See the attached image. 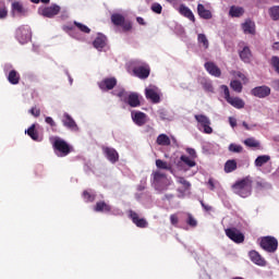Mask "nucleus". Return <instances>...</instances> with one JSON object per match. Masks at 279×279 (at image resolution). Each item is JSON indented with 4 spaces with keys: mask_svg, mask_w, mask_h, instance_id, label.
I'll return each mask as SVG.
<instances>
[{
    "mask_svg": "<svg viewBox=\"0 0 279 279\" xmlns=\"http://www.w3.org/2000/svg\"><path fill=\"white\" fill-rule=\"evenodd\" d=\"M271 66L275 69L276 73L279 74V57H271Z\"/></svg>",
    "mask_w": 279,
    "mask_h": 279,
    "instance_id": "49530a36",
    "label": "nucleus"
},
{
    "mask_svg": "<svg viewBox=\"0 0 279 279\" xmlns=\"http://www.w3.org/2000/svg\"><path fill=\"white\" fill-rule=\"evenodd\" d=\"M11 14L12 16H19L21 19L29 14V9L24 7L21 1H13L11 3Z\"/></svg>",
    "mask_w": 279,
    "mask_h": 279,
    "instance_id": "0eeeda50",
    "label": "nucleus"
},
{
    "mask_svg": "<svg viewBox=\"0 0 279 279\" xmlns=\"http://www.w3.org/2000/svg\"><path fill=\"white\" fill-rule=\"evenodd\" d=\"M232 171H236V160L229 159L225 163V173H232Z\"/></svg>",
    "mask_w": 279,
    "mask_h": 279,
    "instance_id": "2f4dec72",
    "label": "nucleus"
},
{
    "mask_svg": "<svg viewBox=\"0 0 279 279\" xmlns=\"http://www.w3.org/2000/svg\"><path fill=\"white\" fill-rule=\"evenodd\" d=\"M269 160H271V157L269 155L258 156L255 159V167H263L264 165H267V162H269Z\"/></svg>",
    "mask_w": 279,
    "mask_h": 279,
    "instance_id": "473e14b6",
    "label": "nucleus"
},
{
    "mask_svg": "<svg viewBox=\"0 0 279 279\" xmlns=\"http://www.w3.org/2000/svg\"><path fill=\"white\" fill-rule=\"evenodd\" d=\"M259 245L262 250L268 252V254H274L278 251V239L271 235L263 236L260 239Z\"/></svg>",
    "mask_w": 279,
    "mask_h": 279,
    "instance_id": "7ed1b4c3",
    "label": "nucleus"
},
{
    "mask_svg": "<svg viewBox=\"0 0 279 279\" xmlns=\"http://www.w3.org/2000/svg\"><path fill=\"white\" fill-rule=\"evenodd\" d=\"M25 134L31 136L33 141H36V124H32L27 130H25Z\"/></svg>",
    "mask_w": 279,
    "mask_h": 279,
    "instance_id": "a19ab883",
    "label": "nucleus"
},
{
    "mask_svg": "<svg viewBox=\"0 0 279 279\" xmlns=\"http://www.w3.org/2000/svg\"><path fill=\"white\" fill-rule=\"evenodd\" d=\"M0 19H8V7H0Z\"/></svg>",
    "mask_w": 279,
    "mask_h": 279,
    "instance_id": "603ef678",
    "label": "nucleus"
},
{
    "mask_svg": "<svg viewBox=\"0 0 279 279\" xmlns=\"http://www.w3.org/2000/svg\"><path fill=\"white\" fill-rule=\"evenodd\" d=\"M236 77H239L240 80H242V82L244 84H247L248 80H247V76H245V74L241 73V72H238L236 73Z\"/></svg>",
    "mask_w": 279,
    "mask_h": 279,
    "instance_id": "5fc2aeb1",
    "label": "nucleus"
},
{
    "mask_svg": "<svg viewBox=\"0 0 279 279\" xmlns=\"http://www.w3.org/2000/svg\"><path fill=\"white\" fill-rule=\"evenodd\" d=\"M186 153L189 154V156H191V158H197V153L195 151V149L187 148Z\"/></svg>",
    "mask_w": 279,
    "mask_h": 279,
    "instance_id": "6e6d98bb",
    "label": "nucleus"
},
{
    "mask_svg": "<svg viewBox=\"0 0 279 279\" xmlns=\"http://www.w3.org/2000/svg\"><path fill=\"white\" fill-rule=\"evenodd\" d=\"M254 185V179L250 175L238 180L232 186L233 193L240 197H250L252 195V189Z\"/></svg>",
    "mask_w": 279,
    "mask_h": 279,
    "instance_id": "f257e3e1",
    "label": "nucleus"
},
{
    "mask_svg": "<svg viewBox=\"0 0 279 279\" xmlns=\"http://www.w3.org/2000/svg\"><path fill=\"white\" fill-rule=\"evenodd\" d=\"M229 151H231L232 154H241L243 153V146L239 144H230Z\"/></svg>",
    "mask_w": 279,
    "mask_h": 279,
    "instance_id": "79ce46f5",
    "label": "nucleus"
},
{
    "mask_svg": "<svg viewBox=\"0 0 279 279\" xmlns=\"http://www.w3.org/2000/svg\"><path fill=\"white\" fill-rule=\"evenodd\" d=\"M230 87L232 88V90H234V93H243V84H241L240 81H231Z\"/></svg>",
    "mask_w": 279,
    "mask_h": 279,
    "instance_id": "c9c22d12",
    "label": "nucleus"
},
{
    "mask_svg": "<svg viewBox=\"0 0 279 279\" xmlns=\"http://www.w3.org/2000/svg\"><path fill=\"white\" fill-rule=\"evenodd\" d=\"M102 154L106 156L107 160L114 165L116 162H119V153L117 149L108 146L102 147Z\"/></svg>",
    "mask_w": 279,
    "mask_h": 279,
    "instance_id": "4468645a",
    "label": "nucleus"
},
{
    "mask_svg": "<svg viewBox=\"0 0 279 279\" xmlns=\"http://www.w3.org/2000/svg\"><path fill=\"white\" fill-rule=\"evenodd\" d=\"M95 213H111L112 211V206L107 204L104 201L97 202L95 207H94Z\"/></svg>",
    "mask_w": 279,
    "mask_h": 279,
    "instance_id": "4be33fe9",
    "label": "nucleus"
},
{
    "mask_svg": "<svg viewBox=\"0 0 279 279\" xmlns=\"http://www.w3.org/2000/svg\"><path fill=\"white\" fill-rule=\"evenodd\" d=\"M137 191H145V185H138Z\"/></svg>",
    "mask_w": 279,
    "mask_h": 279,
    "instance_id": "774afa93",
    "label": "nucleus"
},
{
    "mask_svg": "<svg viewBox=\"0 0 279 279\" xmlns=\"http://www.w3.org/2000/svg\"><path fill=\"white\" fill-rule=\"evenodd\" d=\"M45 3V4H48L51 2V0H36V3Z\"/></svg>",
    "mask_w": 279,
    "mask_h": 279,
    "instance_id": "338daca9",
    "label": "nucleus"
},
{
    "mask_svg": "<svg viewBox=\"0 0 279 279\" xmlns=\"http://www.w3.org/2000/svg\"><path fill=\"white\" fill-rule=\"evenodd\" d=\"M111 23H113L117 27H121L123 23H125V16L121 13H113L111 15Z\"/></svg>",
    "mask_w": 279,
    "mask_h": 279,
    "instance_id": "c85d7f7f",
    "label": "nucleus"
},
{
    "mask_svg": "<svg viewBox=\"0 0 279 279\" xmlns=\"http://www.w3.org/2000/svg\"><path fill=\"white\" fill-rule=\"evenodd\" d=\"M220 89L222 90L225 95L226 101L230 104L233 108H236L238 110H241L242 108H245V101L239 97H231L230 96V88H228V85H221Z\"/></svg>",
    "mask_w": 279,
    "mask_h": 279,
    "instance_id": "20e7f679",
    "label": "nucleus"
},
{
    "mask_svg": "<svg viewBox=\"0 0 279 279\" xmlns=\"http://www.w3.org/2000/svg\"><path fill=\"white\" fill-rule=\"evenodd\" d=\"M248 256L254 265H258L259 267H265V265H267V260H265V258H263L260 253H258L257 251H251L248 253Z\"/></svg>",
    "mask_w": 279,
    "mask_h": 279,
    "instance_id": "f3484780",
    "label": "nucleus"
},
{
    "mask_svg": "<svg viewBox=\"0 0 279 279\" xmlns=\"http://www.w3.org/2000/svg\"><path fill=\"white\" fill-rule=\"evenodd\" d=\"M179 13L185 19H189V21H192V23H195V14H193V11L189 7L181 4L179 7Z\"/></svg>",
    "mask_w": 279,
    "mask_h": 279,
    "instance_id": "412c9836",
    "label": "nucleus"
},
{
    "mask_svg": "<svg viewBox=\"0 0 279 279\" xmlns=\"http://www.w3.org/2000/svg\"><path fill=\"white\" fill-rule=\"evenodd\" d=\"M15 36L21 45H25V43L32 40V31L28 26H21L16 29Z\"/></svg>",
    "mask_w": 279,
    "mask_h": 279,
    "instance_id": "6e6552de",
    "label": "nucleus"
},
{
    "mask_svg": "<svg viewBox=\"0 0 279 279\" xmlns=\"http://www.w3.org/2000/svg\"><path fill=\"white\" fill-rule=\"evenodd\" d=\"M95 49L101 50L104 47H106V36L98 35L96 39L93 43Z\"/></svg>",
    "mask_w": 279,
    "mask_h": 279,
    "instance_id": "c756f323",
    "label": "nucleus"
},
{
    "mask_svg": "<svg viewBox=\"0 0 279 279\" xmlns=\"http://www.w3.org/2000/svg\"><path fill=\"white\" fill-rule=\"evenodd\" d=\"M178 182H179V184H182V186H184V189L186 191H189V189H191V182L186 181V179H184V177H179Z\"/></svg>",
    "mask_w": 279,
    "mask_h": 279,
    "instance_id": "a18cd8bd",
    "label": "nucleus"
},
{
    "mask_svg": "<svg viewBox=\"0 0 279 279\" xmlns=\"http://www.w3.org/2000/svg\"><path fill=\"white\" fill-rule=\"evenodd\" d=\"M272 88H274L275 90H279V80L272 81Z\"/></svg>",
    "mask_w": 279,
    "mask_h": 279,
    "instance_id": "e2e57ef3",
    "label": "nucleus"
},
{
    "mask_svg": "<svg viewBox=\"0 0 279 279\" xmlns=\"http://www.w3.org/2000/svg\"><path fill=\"white\" fill-rule=\"evenodd\" d=\"M112 95L119 97L122 101H126L125 99H128V92L124 88L113 92Z\"/></svg>",
    "mask_w": 279,
    "mask_h": 279,
    "instance_id": "ea45409f",
    "label": "nucleus"
},
{
    "mask_svg": "<svg viewBox=\"0 0 279 279\" xmlns=\"http://www.w3.org/2000/svg\"><path fill=\"white\" fill-rule=\"evenodd\" d=\"M255 189L262 191V189H265V183L263 181H256Z\"/></svg>",
    "mask_w": 279,
    "mask_h": 279,
    "instance_id": "4d7b16f0",
    "label": "nucleus"
},
{
    "mask_svg": "<svg viewBox=\"0 0 279 279\" xmlns=\"http://www.w3.org/2000/svg\"><path fill=\"white\" fill-rule=\"evenodd\" d=\"M74 25H75V27H77V29H80V32H83V34H90V29L88 26H86L77 21H74Z\"/></svg>",
    "mask_w": 279,
    "mask_h": 279,
    "instance_id": "37998d69",
    "label": "nucleus"
},
{
    "mask_svg": "<svg viewBox=\"0 0 279 279\" xmlns=\"http://www.w3.org/2000/svg\"><path fill=\"white\" fill-rule=\"evenodd\" d=\"M268 14L272 21H279V5L270 7Z\"/></svg>",
    "mask_w": 279,
    "mask_h": 279,
    "instance_id": "72a5a7b5",
    "label": "nucleus"
},
{
    "mask_svg": "<svg viewBox=\"0 0 279 279\" xmlns=\"http://www.w3.org/2000/svg\"><path fill=\"white\" fill-rule=\"evenodd\" d=\"M136 22L138 23V25H147V23H145V19L143 17H136Z\"/></svg>",
    "mask_w": 279,
    "mask_h": 279,
    "instance_id": "0e129e2a",
    "label": "nucleus"
},
{
    "mask_svg": "<svg viewBox=\"0 0 279 279\" xmlns=\"http://www.w3.org/2000/svg\"><path fill=\"white\" fill-rule=\"evenodd\" d=\"M180 160L185 167H189V169H193V167H196L197 162L195 160L186 155H182L180 157Z\"/></svg>",
    "mask_w": 279,
    "mask_h": 279,
    "instance_id": "7c9ffc66",
    "label": "nucleus"
},
{
    "mask_svg": "<svg viewBox=\"0 0 279 279\" xmlns=\"http://www.w3.org/2000/svg\"><path fill=\"white\" fill-rule=\"evenodd\" d=\"M129 217L131 221L134 223V226H136V228L145 229V228H148L149 226V222L147 221V219L141 218L138 213L134 210H129Z\"/></svg>",
    "mask_w": 279,
    "mask_h": 279,
    "instance_id": "1a4fd4ad",
    "label": "nucleus"
},
{
    "mask_svg": "<svg viewBox=\"0 0 279 279\" xmlns=\"http://www.w3.org/2000/svg\"><path fill=\"white\" fill-rule=\"evenodd\" d=\"M146 99H150L153 104H159L160 102V95H158V92L153 88H146L145 89Z\"/></svg>",
    "mask_w": 279,
    "mask_h": 279,
    "instance_id": "5701e85b",
    "label": "nucleus"
},
{
    "mask_svg": "<svg viewBox=\"0 0 279 279\" xmlns=\"http://www.w3.org/2000/svg\"><path fill=\"white\" fill-rule=\"evenodd\" d=\"M246 147H260V142L256 141L254 137H248L244 141Z\"/></svg>",
    "mask_w": 279,
    "mask_h": 279,
    "instance_id": "4c0bfd02",
    "label": "nucleus"
},
{
    "mask_svg": "<svg viewBox=\"0 0 279 279\" xmlns=\"http://www.w3.org/2000/svg\"><path fill=\"white\" fill-rule=\"evenodd\" d=\"M46 123H48V125H51V128H56V122L53 121V118H51V117L46 118Z\"/></svg>",
    "mask_w": 279,
    "mask_h": 279,
    "instance_id": "bf43d9fd",
    "label": "nucleus"
},
{
    "mask_svg": "<svg viewBox=\"0 0 279 279\" xmlns=\"http://www.w3.org/2000/svg\"><path fill=\"white\" fill-rule=\"evenodd\" d=\"M197 14L201 16V19H204L205 21H210L213 19V12L210 10H207L204 4L198 3L197 4Z\"/></svg>",
    "mask_w": 279,
    "mask_h": 279,
    "instance_id": "6ab92c4d",
    "label": "nucleus"
},
{
    "mask_svg": "<svg viewBox=\"0 0 279 279\" xmlns=\"http://www.w3.org/2000/svg\"><path fill=\"white\" fill-rule=\"evenodd\" d=\"M199 204L202 208L205 210V213H213V206L204 203V201H199Z\"/></svg>",
    "mask_w": 279,
    "mask_h": 279,
    "instance_id": "3c124183",
    "label": "nucleus"
},
{
    "mask_svg": "<svg viewBox=\"0 0 279 279\" xmlns=\"http://www.w3.org/2000/svg\"><path fill=\"white\" fill-rule=\"evenodd\" d=\"M251 94L253 97H258V99H265V97L271 95V88L267 85L257 86L251 90Z\"/></svg>",
    "mask_w": 279,
    "mask_h": 279,
    "instance_id": "9b49d317",
    "label": "nucleus"
},
{
    "mask_svg": "<svg viewBox=\"0 0 279 279\" xmlns=\"http://www.w3.org/2000/svg\"><path fill=\"white\" fill-rule=\"evenodd\" d=\"M186 223L191 228H197V220L195 219V217H193L192 214H187Z\"/></svg>",
    "mask_w": 279,
    "mask_h": 279,
    "instance_id": "c03bdc74",
    "label": "nucleus"
},
{
    "mask_svg": "<svg viewBox=\"0 0 279 279\" xmlns=\"http://www.w3.org/2000/svg\"><path fill=\"white\" fill-rule=\"evenodd\" d=\"M150 10H153L155 14H162V5L160 3H153Z\"/></svg>",
    "mask_w": 279,
    "mask_h": 279,
    "instance_id": "de8ad7c7",
    "label": "nucleus"
},
{
    "mask_svg": "<svg viewBox=\"0 0 279 279\" xmlns=\"http://www.w3.org/2000/svg\"><path fill=\"white\" fill-rule=\"evenodd\" d=\"M156 143L161 147H169V145H171V138L168 137L167 134L162 133L157 136Z\"/></svg>",
    "mask_w": 279,
    "mask_h": 279,
    "instance_id": "cd10ccee",
    "label": "nucleus"
},
{
    "mask_svg": "<svg viewBox=\"0 0 279 279\" xmlns=\"http://www.w3.org/2000/svg\"><path fill=\"white\" fill-rule=\"evenodd\" d=\"M8 82L16 86L21 82V74L16 70H11L8 75Z\"/></svg>",
    "mask_w": 279,
    "mask_h": 279,
    "instance_id": "bb28decb",
    "label": "nucleus"
},
{
    "mask_svg": "<svg viewBox=\"0 0 279 279\" xmlns=\"http://www.w3.org/2000/svg\"><path fill=\"white\" fill-rule=\"evenodd\" d=\"M245 14V9L243 7L232 5L229 10V16L232 19H241Z\"/></svg>",
    "mask_w": 279,
    "mask_h": 279,
    "instance_id": "393cba45",
    "label": "nucleus"
},
{
    "mask_svg": "<svg viewBox=\"0 0 279 279\" xmlns=\"http://www.w3.org/2000/svg\"><path fill=\"white\" fill-rule=\"evenodd\" d=\"M132 120L135 125L142 128V125H145V123H147V114L143 111L132 112Z\"/></svg>",
    "mask_w": 279,
    "mask_h": 279,
    "instance_id": "dca6fc26",
    "label": "nucleus"
},
{
    "mask_svg": "<svg viewBox=\"0 0 279 279\" xmlns=\"http://www.w3.org/2000/svg\"><path fill=\"white\" fill-rule=\"evenodd\" d=\"M161 178H165V173L160 171L154 173V180H161Z\"/></svg>",
    "mask_w": 279,
    "mask_h": 279,
    "instance_id": "13d9d810",
    "label": "nucleus"
},
{
    "mask_svg": "<svg viewBox=\"0 0 279 279\" xmlns=\"http://www.w3.org/2000/svg\"><path fill=\"white\" fill-rule=\"evenodd\" d=\"M51 143H52L53 151L59 158H64L69 156L71 151H73V147H71V145H69L66 141L62 140L59 136L52 137Z\"/></svg>",
    "mask_w": 279,
    "mask_h": 279,
    "instance_id": "f03ea898",
    "label": "nucleus"
},
{
    "mask_svg": "<svg viewBox=\"0 0 279 279\" xmlns=\"http://www.w3.org/2000/svg\"><path fill=\"white\" fill-rule=\"evenodd\" d=\"M202 85H203L204 90H207V93H213L214 87L210 82L204 81V82H202Z\"/></svg>",
    "mask_w": 279,
    "mask_h": 279,
    "instance_id": "09e8293b",
    "label": "nucleus"
},
{
    "mask_svg": "<svg viewBox=\"0 0 279 279\" xmlns=\"http://www.w3.org/2000/svg\"><path fill=\"white\" fill-rule=\"evenodd\" d=\"M38 14L46 16L47 19H53L57 14H60V5L53 4L38 10Z\"/></svg>",
    "mask_w": 279,
    "mask_h": 279,
    "instance_id": "f8f14e48",
    "label": "nucleus"
},
{
    "mask_svg": "<svg viewBox=\"0 0 279 279\" xmlns=\"http://www.w3.org/2000/svg\"><path fill=\"white\" fill-rule=\"evenodd\" d=\"M179 221H180V219L178 218V215L172 214L170 216V223H172V226H178Z\"/></svg>",
    "mask_w": 279,
    "mask_h": 279,
    "instance_id": "864d4df0",
    "label": "nucleus"
},
{
    "mask_svg": "<svg viewBox=\"0 0 279 279\" xmlns=\"http://www.w3.org/2000/svg\"><path fill=\"white\" fill-rule=\"evenodd\" d=\"M197 43L198 45H203L204 49H208L209 47L208 37L205 34L197 35Z\"/></svg>",
    "mask_w": 279,
    "mask_h": 279,
    "instance_id": "e433bc0d",
    "label": "nucleus"
},
{
    "mask_svg": "<svg viewBox=\"0 0 279 279\" xmlns=\"http://www.w3.org/2000/svg\"><path fill=\"white\" fill-rule=\"evenodd\" d=\"M117 86V78L116 77H106L98 83V87L104 93H108V90H112Z\"/></svg>",
    "mask_w": 279,
    "mask_h": 279,
    "instance_id": "ddd939ff",
    "label": "nucleus"
},
{
    "mask_svg": "<svg viewBox=\"0 0 279 279\" xmlns=\"http://www.w3.org/2000/svg\"><path fill=\"white\" fill-rule=\"evenodd\" d=\"M239 56H240L242 62H246V64H250V62H252V50L250 49V47L245 46L239 52Z\"/></svg>",
    "mask_w": 279,
    "mask_h": 279,
    "instance_id": "b1692460",
    "label": "nucleus"
},
{
    "mask_svg": "<svg viewBox=\"0 0 279 279\" xmlns=\"http://www.w3.org/2000/svg\"><path fill=\"white\" fill-rule=\"evenodd\" d=\"M205 70L209 75H213V77H221V69L215 64L213 61L205 62L204 64Z\"/></svg>",
    "mask_w": 279,
    "mask_h": 279,
    "instance_id": "2eb2a0df",
    "label": "nucleus"
},
{
    "mask_svg": "<svg viewBox=\"0 0 279 279\" xmlns=\"http://www.w3.org/2000/svg\"><path fill=\"white\" fill-rule=\"evenodd\" d=\"M274 51H279V41L272 44Z\"/></svg>",
    "mask_w": 279,
    "mask_h": 279,
    "instance_id": "69168bd1",
    "label": "nucleus"
},
{
    "mask_svg": "<svg viewBox=\"0 0 279 279\" xmlns=\"http://www.w3.org/2000/svg\"><path fill=\"white\" fill-rule=\"evenodd\" d=\"M62 122L69 130L77 132V123H75V120H73L69 113H64Z\"/></svg>",
    "mask_w": 279,
    "mask_h": 279,
    "instance_id": "aec40b11",
    "label": "nucleus"
},
{
    "mask_svg": "<svg viewBox=\"0 0 279 279\" xmlns=\"http://www.w3.org/2000/svg\"><path fill=\"white\" fill-rule=\"evenodd\" d=\"M97 197V195L95 193H93L92 190H85L83 192V199H85V202H95V198Z\"/></svg>",
    "mask_w": 279,
    "mask_h": 279,
    "instance_id": "f704fd0d",
    "label": "nucleus"
},
{
    "mask_svg": "<svg viewBox=\"0 0 279 279\" xmlns=\"http://www.w3.org/2000/svg\"><path fill=\"white\" fill-rule=\"evenodd\" d=\"M195 121L198 123V130H203L204 134H213V128L210 126V118L205 114H195Z\"/></svg>",
    "mask_w": 279,
    "mask_h": 279,
    "instance_id": "39448f33",
    "label": "nucleus"
},
{
    "mask_svg": "<svg viewBox=\"0 0 279 279\" xmlns=\"http://www.w3.org/2000/svg\"><path fill=\"white\" fill-rule=\"evenodd\" d=\"M242 29L244 34H251L252 36H254L256 34V23L248 19L244 23H242Z\"/></svg>",
    "mask_w": 279,
    "mask_h": 279,
    "instance_id": "a211bd4d",
    "label": "nucleus"
},
{
    "mask_svg": "<svg viewBox=\"0 0 279 279\" xmlns=\"http://www.w3.org/2000/svg\"><path fill=\"white\" fill-rule=\"evenodd\" d=\"M157 169H165L166 171H171V165L167 163V161H162L161 159L156 160Z\"/></svg>",
    "mask_w": 279,
    "mask_h": 279,
    "instance_id": "58836bf2",
    "label": "nucleus"
},
{
    "mask_svg": "<svg viewBox=\"0 0 279 279\" xmlns=\"http://www.w3.org/2000/svg\"><path fill=\"white\" fill-rule=\"evenodd\" d=\"M226 236L230 239V241H233V243L241 244L245 241V234L241 232L238 228H228L225 230Z\"/></svg>",
    "mask_w": 279,
    "mask_h": 279,
    "instance_id": "423d86ee",
    "label": "nucleus"
},
{
    "mask_svg": "<svg viewBox=\"0 0 279 279\" xmlns=\"http://www.w3.org/2000/svg\"><path fill=\"white\" fill-rule=\"evenodd\" d=\"M173 197H174L173 194H165V196L162 197V201L171 202V199H173Z\"/></svg>",
    "mask_w": 279,
    "mask_h": 279,
    "instance_id": "680f3d73",
    "label": "nucleus"
},
{
    "mask_svg": "<svg viewBox=\"0 0 279 279\" xmlns=\"http://www.w3.org/2000/svg\"><path fill=\"white\" fill-rule=\"evenodd\" d=\"M133 73L135 77H138L140 80H147L149 77V74L151 73V70L149 69V65L147 63H143L142 65L135 66L133 69Z\"/></svg>",
    "mask_w": 279,
    "mask_h": 279,
    "instance_id": "9d476101",
    "label": "nucleus"
},
{
    "mask_svg": "<svg viewBox=\"0 0 279 279\" xmlns=\"http://www.w3.org/2000/svg\"><path fill=\"white\" fill-rule=\"evenodd\" d=\"M229 123L231 125V128H236V119L233 117L229 118Z\"/></svg>",
    "mask_w": 279,
    "mask_h": 279,
    "instance_id": "052dcab7",
    "label": "nucleus"
},
{
    "mask_svg": "<svg viewBox=\"0 0 279 279\" xmlns=\"http://www.w3.org/2000/svg\"><path fill=\"white\" fill-rule=\"evenodd\" d=\"M123 32H131L132 31V22H123V24H121V26Z\"/></svg>",
    "mask_w": 279,
    "mask_h": 279,
    "instance_id": "8fccbe9b",
    "label": "nucleus"
},
{
    "mask_svg": "<svg viewBox=\"0 0 279 279\" xmlns=\"http://www.w3.org/2000/svg\"><path fill=\"white\" fill-rule=\"evenodd\" d=\"M126 102L129 104V106L131 108H138V106H141V99H138V94L136 93H131L128 97H126Z\"/></svg>",
    "mask_w": 279,
    "mask_h": 279,
    "instance_id": "a878e982",
    "label": "nucleus"
}]
</instances>
